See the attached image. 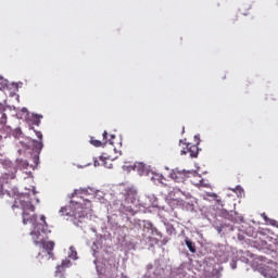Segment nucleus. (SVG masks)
I'll return each instance as SVG.
<instances>
[{
    "instance_id": "7ed1b4c3",
    "label": "nucleus",
    "mask_w": 278,
    "mask_h": 278,
    "mask_svg": "<svg viewBox=\"0 0 278 278\" xmlns=\"http://www.w3.org/2000/svg\"><path fill=\"white\" fill-rule=\"evenodd\" d=\"M170 179L173 181H176V184H184L186 179H188V172L186 170H179V169H173L169 173Z\"/></svg>"
},
{
    "instance_id": "b1692460",
    "label": "nucleus",
    "mask_w": 278,
    "mask_h": 278,
    "mask_svg": "<svg viewBox=\"0 0 278 278\" xmlns=\"http://www.w3.org/2000/svg\"><path fill=\"white\" fill-rule=\"evenodd\" d=\"M103 140H104V143L108 142V131H105V130L103 132Z\"/></svg>"
},
{
    "instance_id": "c85d7f7f",
    "label": "nucleus",
    "mask_w": 278,
    "mask_h": 278,
    "mask_svg": "<svg viewBox=\"0 0 278 278\" xmlns=\"http://www.w3.org/2000/svg\"><path fill=\"white\" fill-rule=\"evenodd\" d=\"M166 242H168V240H167V239H164V240H163V244H166Z\"/></svg>"
},
{
    "instance_id": "39448f33",
    "label": "nucleus",
    "mask_w": 278,
    "mask_h": 278,
    "mask_svg": "<svg viewBox=\"0 0 278 278\" xmlns=\"http://www.w3.org/2000/svg\"><path fill=\"white\" fill-rule=\"evenodd\" d=\"M260 273H261V275H263V277H267V278H277L278 277L277 269H275L273 266L261 267Z\"/></svg>"
},
{
    "instance_id": "cd10ccee",
    "label": "nucleus",
    "mask_w": 278,
    "mask_h": 278,
    "mask_svg": "<svg viewBox=\"0 0 278 278\" xmlns=\"http://www.w3.org/2000/svg\"><path fill=\"white\" fill-rule=\"evenodd\" d=\"M230 190H232V192H236V190H241V188H240V186H237L236 189H230Z\"/></svg>"
},
{
    "instance_id": "f257e3e1",
    "label": "nucleus",
    "mask_w": 278,
    "mask_h": 278,
    "mask_svg": "<svg viewBox=\"0 0 278 278\" xmlns=\"http://www.w3.org/2000/svg\"><path fill=\"white\" fill-rule=\"evenodd\" d=\"M18 203L21 208L23 210L22 220L23 225H33L34 229L30 231L31 240L34 244H41L45 250L43 255L38 254L37 262H40V257L49 261L53 260V249H55V242L53 241H45V236L42 233H50L49 225H47V217L45 215L40 216L41 223H38V217L35 214H29V212H36V206L31 204L30 201H25L23 198L15 200V204L13 207H18Z\"/></svg>"
},
{
    "instance_id": "0eeeda50",
    "label": "nucleus",
    "mask_w": 278,
    "mask_h": 278,
    "mask_svg": "<svg viewBox=\"0 0 278 278\" xmlns=\"http://www.w3.org/2000/svg\"><path fill=\"white\" fill-rule=\"evenodd\" d=\"M8 179H10V175L8 174L0 176V199H3L4 197H10V193H8V190L3 189V186L8 184Z\"/></svg>"
},
{
    "instance_id": "9b49d317",
    "label": "nucleus",
    "mask_w": 278,
    "mask_h": 278,
    "mask_svg": "<svg viewBox=\"0 0 278 278\" xmlns=\"http://www.w3.org/2000/svg\"><path fill=\"white\" fill-rule=\"evenodd\" d=\"M191 184H193V186H197L198 188H200L201 186H205L203 185V178L201 177V175L193 176V178L191 179Z\"/></svg>"
},
{
    "instance_id": "f3484780",
    "label": "nucleus",
    "mask_w": 278,
    "mask_h": 278,
    "mask_svg": "<svg viewBox=\"0 0 278 278\" xmlns=\"http://www.w3.org/2000/svg\"><path fill=\"white\" fill-rule=\"evenodd\" d=\"M151 231H152V236H157V238H160V239L164 238V236L162 235L161 231H159L157 228L151 227Z\"/></svg>"
},
{
    "instance_id": "6e6552de",
    "label": "nucleus",
    "mask_w": 278,
    "mask_h": 278,
    "mask_svg": "<svg viewBox=\"0 0 278 278\" xmlns=\"http://www.w3.org/2000/svg\"><path fill=\"white\" fill-rule=\"evenodd\" d=\"M73 264L71 263V260L65 258L62 261L61 265L56 266L55 275H62L66 271V268H71Z\"/></svg>"
},
{
    "instance_id": "aec40b11",
    "label": "nucleus",
    "mask_w": 278,
    "mask_h": 278,
    "mask_svg": "<svg viewBox=\"0 0 278 278\" xmlns=\"http://www.w3.org/2000/svg\"><path fill=\"white\" fill-rule=\"evenodd\" d=\"M91 144L93 147H101V144H103V143L100 140L91 139Z\"/></svg>"
},
{
    "instance_id": "7c9ffc66",
    "label": "nucleus",
    "mask_w": 278,
    "mask_h": 278,
    "mask_svg": "<svg viewBox=\"0 0 278 278\" xmlns=\"http://www.w3.org/2000/svg\"><path fill=\"white\" fill-rule=\"evenodd\" d=\"M61 212H64V207H63V208H61Z\"/></svg>"
},
{
    "instance_id": "f8f14e48",
    "label": "nucleus",
    "mask_w": 278,
    "mask_h": 278,
    "mask_svg": "<svg viewBox=\"0 0 278 278\" xmlns=\"http://www.w3.org/2000/svg\"><path fill=\"white\" fill-rule=\"evenodd\" d=\"M84 218H86L85 213H75L74 215V224L79 227V223H84Z\"/></svg>"
},
{
    "instance_id": "dca6fc26",
    "label": "nucleus",
    "mask_w": 278,
    "mask_h": 278,
    "mask_svg": "<svg viewBox=\"0 0 278 278\" xmlns=\"http://www.w3.org/2000/svg\"><path fill=\"white\" fill-rule=\"evenodd\" d=\"M135 168H136V170H138L140 173V175H142V173H144L147 166L144 165V163H136Z\"/></svg>"
},
{
    "instance_id": "393cba45",
    "label": "nucleus",
    "mask_w": 278,
    "mask_h": 278,
    "mask_svg": "<svg viewBox=\"0 0 278 278\" xmlns=\"http://www.w3.org/2000/svg\"><path fill=\"white\" fill-rule=\"evenodd\" d=\"M35 132H36L37 138H39V140H42V132H40V131H35Z\"/></svg>"
},
{
    "instance_id": "4be33fe9",
    "label": "nucleus",
    "mask_w": 278,
    "mask_h": 278,
    "mask_svg": "<svg viewBox=\"0 0 278 278\" xmlns=\"http://www.w3.org/2000/svg\"><path fill=\"white\" fill-rule=\"evenodd\" d=\"M7 86V83L3 77H0V90H2L3 87Z\"/></svg>"
},
{
    "instance_id": "412c9836",
    "label": "nucleus",
    "mask_w": 278,
    "mask_h": 278,
    "mask_svg": "<svg viewBox=\"0 0 278 278\" xmlns=\"http://www.w3.org/2000/svg\"><path fill=\"white\" fill-rule=\"evenodd\" d=\"M71 255L70 257H72V260H77V251L73 250V248H71Z\"/></svg>"
},
{
    "instance_id": "2f4dec72",
    "label": "nucleus",
    "mask_w": 278,
    "mask_h": 278,
    "mask_svg": "<svg viewBox=\"0 0 278 278\" xmlns=\"http://www.w3.org/2000/svg\"><path fill=\"white\" fill-rule=\"evenodd\" d=\"M86 190H83V193L85 194Z\"/></svg>"
},
{
    "instance_id": "a878e982",
    "label": "nucleus",
    "mask_w": 278,
    "mask_h": 278,
    "mask_svg": "<svg viewBox=\"0 0 278 278\" xmlns=\"http://www.w3.org/2000/svg\"><path fill=\"white\" fill-rule=\"evenodd\" d=\"M3 112H5V106H3L2 104H0V114H3Z\"/></svg>"
},
{
    "instance_id": "c756f323",
    "label": "nucleus",
    "mask_w": 278,
    "mask_h": 278,
    "mask_svg": "<svg viewBox=\"0 0 278 278\" xmlns=\"http://www.w3.org/2000/svg\"><path fill=\"white\" fill-rule=\"evenodd\" d=\"M23 112H27V109H23Z\"/></svg>"
},
{
    "instance_id": "423d86ee",
    "label": "nucleus",
    "mask_w": 278,
    "mask_h": 278,
    "mask_svg": "<svg viewBox=\"0 0 278 278\" xmlns=\"http://www.w3.org/2000/svg\"><path fill=\"white\" fill-rule=\"evenodd\" d=\"M117 156L112 157L111 155L109 156H100V162H101V166H104V168H112V163H108V162H114V160H116ZM94 166H100L99 161H94L93 162Z\"/></svg>"
},
{
    "instance_id": "f03ea898",
    "label": "nucleus",
    "mask_w": 278,
    "mask_h": 278,
    "mask_svg": "<svg viewBox=\"0 0 278 278\" xmlns=\"http://www.w3.org/2000/svg\"><path fill=\"white\" fill-rule=\"evenodd\" d=\"M125 199L122 203V210L124 212H128V214H136V207H138V191L136 189H126V192L124 194Z\"/></svg>"
},
{
    "instance_id": "1a4fd4ad",
    "label": "nucleus",
    "mask_w": 278,
    "mask_h": 278,
    "mask_svg": "<svg viewBox=\"0 0 278 278\" xmlns=\"http://www.w3.org/2000/svg\"><path fill=\"white\" fill-rule=\"evenodd\" d=\"M185 243H186L187 248L189 249L190 253H197V245H194V242H192V240H190V238L186 237Z\"/></svg>"
},
{
    "instance_id": "9d476101",
    "label": "nucleus",
    "mask_w": 278,
    "mask_h": 278,
    "mask_svg": "<svg viewBox=\"0 0 278 278\" xmlns=\"http://www.w3.org/2000/svg\"><path fill=\"white\" fill-rule=\"evenodd\" d=\"M7 124H8V115L3 113L0 118V125H3V129H7V131H12V127L8 126Z\"/></svg>"
},
{
    "instance_id": "6ab92c4d",
    "label": "nucleus",
    "mask_w": 278,
    "mask_h": 278,
    "mask_svg": "<svg viewBox=\"0 0 278 278\" xmlns=\"http://www.w3.org/2000/svg\"><path fill=\"white\" fill-rule=\"evenodd\" d=\"M166 232L168 233V236H173V233H175V227H173V226H167Z\"/></svg>"
},
{
    "instance_id": "20e7f679",
    "label": "nucleus",
    "mask_w": 278,
    "mask_h": 278,
    "mask_svg": "<svg viewBox=\"0 0 278 278\" xmlns=\"http://www.w3.org/2000/svg\"><path fill=\"white\" fill-rule=\"evenodd\" d=\"M180 153L181 155H186L187 153H190V157H199V146L187 143L186 149H182Z\"/></svg>"
},
{
    "instance_id": "5701e85b",
    "label": "nucleus",
    "mask_w": 278,
    "mask_h": 278,
    "mask_svg": "<svg viewBox=\"0 0 278 278\" xmlns=\"http://www.w3.org/2000/svg\"><path fill=\"white\" fill-rule=\"evenodd\" d=\"M114 138H116V136H114V135H111V136H110L109 142H110L111 144H114Z\"/></svg>"
},
{
    "instance_id": "bb28decb",
    "label": "nucleus",
    "mask_w": 278,
    "mask_h": 278,
    "mask_svg": "<svg viewBox=\"0 0 278 278\" xmlns=\"http://www.w3.org/2000/svg\"><path fill=\"white\" fill-rule=\"evenodd\" d=\"M79 194V190H75L74 192H73V197H77Z\"/></svg>"
},
{
    "instance_id": "ddd939ff",
    "label": "nucleus",
    "mask_w": 278,
    "mask_h": 278,
    "mask_svg": "<svg viewBox=\"0 0 278 278\" xmlns=\"http://www.w3.org/2000/svg\"><path fill=\"white\" fill-rule=\"evenodd\" d=\"M33 151H36V153H40L42 151V141H31Z\"/></svg>"
},
{
    "instance_id": "2eb2a0df",
    "label": "nucleus",
    "mask_w": 278,
    "mask_h": 278,
    "mask_svg": "<svg viewBox=\"0 0 278 278\" xmlns=\"http://www.w3.org/2000/svg\"><path fill=\"white\" fill-rule=\"evenodd\" d=\"M177 192H181V194H185L184 191H181V189H174V191L169 193V199H172L173 201H179V198L175 195L177 194Z\"/></svg>"
},
{
    "instance_id": "4468645a",
    "label": "nucleus",
    "mask_w": 278,
    "mask_h": 278,
    "mask_svg": "<svg viewBox=\"0 0 278 278\" xmlns=\"http://www.w3.org/2000/svg\"><path fill=\"white\" fill-rule=\"evenodd\" d=\"M164 179V176L162 174L154 173L151 176V181L154 184H162V180Z\"/></svg>"
},
{
    "instance_id": "a211bd4d",
    "label": "nucleus",
    "mask_w": 278,
    "mask_h": 278,
    "mask_svg": "<svg viewBox=\"0 0 278 278\" xmlns=\"http://www.w3.org/2000/svg\"><path fill=\"white\" fill-rule=\"evenodd\" d=\"M265 222L271 225L273 227L277 226V220L268 218L266 215H264Z\"/></svg>"
}]
</instances>
